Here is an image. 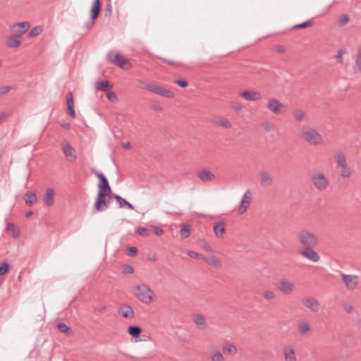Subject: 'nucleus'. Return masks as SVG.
Returning a JSON list of instances; mask_svg holds the SVG:
<instances>
[{"label":"nucleus","instance_id":"obj_62","mask_svg":"<svg viewBox=\"0 0 361 361\" xmlns=\"http://www.w3.org/2000/svg\"><path fill=\"white\" fill-rule=\"evenodd\" d=\"M204 248L207 250V251H209L211 252L212 250L211 246L208 244H206L204 246Z\"/></svg>","mask_w":361,"mask_h":361},{"label":"nucleus","instance_id":"obj_43","mask_svg":"<svg viewBox=\"0 0 361 361\" xmlns=\"http://www.w3.org/2000/svg\"><path fill=\"white\" fill-rule=\"evenodd\" d=\"M137 232L140 235L143 237H148L150 235V231L144 227H138Z\"/></svg>","mask_w":361,"mask_h":361},{"label":"nucleus","instance_id":"obj_11","mask_svg":"<svg viewBox=\"0 0 361 361\" xmlns=\"http://www.w3.org/2000/svg\"><path fill=\"white\" fill-rule=\"evenodd\" d=\"M279 290L286 295H289L295 290V285L286 279H281L278 285Z\"/></svg>","mask_w":361,"mask_h":361},{"label":"nucleus","instance_id":"obj_15","mask_svg":"<svg viewBox=\"0 0 361 361\" xmlns=\"http://www.w3.org/2000/svg\"><path fill=\"white\" fill-rule=\"evenodd\" d=\"M240 96L247 101H257L262 98L259 92L245 90L240 93Z\"/></svg>","mask_w":361,"mask_h":361},{"label":"nucleus","instance_id":"obj_2","mask_svg":"<svg viewBox=\"0 0 361 361\" xmlns=\"http://www.w3.org/2000/svg\"><path fill=\"white\" fill-rule=\"evenodd\" d=\"M298 240L304 248L316 247L319 243L318 237L307 229H302L298 233Z\"/></svg>","mask_w":361,"mask_h":361},{"label":"nucleus","instance_id":"obj_20","mask_svg":"<svg viewBox=\"0 0 361 361\" xmlns=\"http://www.w3.org/2000/svg\"><path fill=\"white\" fill-rule=\"evenodd\" d=\"M192 320L199 329L204 330L207 328V323L203 315L195 314L192 316Z\"/></svg>","mask_w":361,"mask_h":361},{"label":"nucleus","instance_id":"obj_51","mask_svg":"<svg viewBox=\"0 0 361 361\" xmlns=\"http://www.w3.org/2000/svg\"><path fill=\"white\" fill-rule=\"evenodd\" d=\"M175 83L181 87H186L188 85V82L183 80H175Z\"/></svg>","mask_w":361,"mask_h":361},{"label":"nucleus","instance_id":"obj_27","mask_svg":"<svg viewBox=\"0 0 361 361\" xmlns=\"http://www.w3.org/2000/svg\"><path fill=\"white\" fill-rule=\"evenodd\" d=\"M225 231V226L223 222H219L214 226V232L218 238H222Z\"/></svg>","mask_w":361,"mask_h":361},{"label":"nucleus","instance_id":"obj_13","mask_svg":"<svg viewBox=\"0 0 361 361\" xmlns=\"http://www.w3.org/2000/svg\"><path fill=\"white\" fill-rule=\"evenodd\" d=\"M304 306L312 312H318L320 308V304L316 299L312 297H307L302 301Z\"/></svg>","mask_w":361,"mask_h":361},{"label":"nucleus","instance_id":"obj_6","mask_svg":"<svg viewBox=\"0 0 361 361\" xmlns=\"http://www.w3.org/2000/svg\"><path fill=\"white\" fill-rule=\"evenodd\" d=\"M140 83L143 85V88L152 92L158 95L166 97V98H173L174 93L166 88H164L159 85L154 84H146L143 81H140Z\"/></svg>","mask_w":361,"mask_h":361},{"label":"nucleus","instance_id":"obj_54","mask_svg":"<svg viewBox=\"0 0 361 361\" xmlns=\"http://www.w3.org/2000/svg\"><path fill=\"white\" fill-rule=\"evenodd\" d=\"M133 271V268L130 265H126L123 268V272L126 274H132Z\"/></svg>","mask_w":361,"mask_h":361},{"label":"nucleus","instance_id":"obj_26","mask_svg":"<svg viewBox=\"0 0 361 361\" xmlns=\"http://www.w3.org/2000/svg\"><path fill=\"white\" fill-rule=\"evenodd\" d=\"M44 202L48 207L54 204V190L51 188H48L44 197Z\"/></svg>","mask_w":361,"mask_h":361},{"label":"nucleus","instance_id":"obj_37","mask_svg":"<svg viewBox=\"0 0 361 361\" xmlns=\"http://www.w3.org/2000/svg\"><path fill=\"white\" fill-rule=\"evenodd\" d=\"M180 235L183 238H187L190 233V227L188 224L183 225L180 231Z\"/></svg>","mask_w":361,"mask_h":361},{"label":"nucleus","instance_id":"obj_52","mask_svg":"<svg viewBox=\"0 0 361 361\" xmlns=\"http://www.w3.org/2000/svg\"><path fill=\"white\" fill-rule=\"evenodd\" d=\"M336 59L338 63H343V50L342 49L338 51L337 55L336 56Z\"/></svg>","mask_w":361,"mask_h":361},{"label":"nucleus","instance_id":"obj_22","mask_svg":"<svg viewBox=\"0 0 361 361\" xmlns=\"http://www.w3.org/2000/svg\"><path fill=\"white\" fill-rule=\"evenodd\" d=\"M285 361H297L295 350L292 347H286L283 349Z\"/></svg>","mask_w":361,"mask_h":361},{"label":"nucleus","instance_id":"obj_24","mask_svg":"<svg viewBox=\"0 0 361 361\" xmlns=\"http://www.w3.org/2000/svg\"><path fill=\"white\" fill-rule=\"evenodd\" d=\"M108 56H109L110 61L113 63L117 65L120 68H124L125 65L128 63V61L124 57H123L120 54H116L114 56V59L111 58L110 54H109Z\"/></svg>","mask_w":361,"mask_h":361},{"label":"nucleus","instance_id":"obj_46","mask_svg":"<svg viewBox=\"0 0 361 361\" xmlns=\"http://www.w3.org/2000/svg\"><path fill=\"white\" fill-rule=\"evenodd\" d=\"M58 329L61 333H67L69 331V327L64 323H59L57 324Z\"/></svg>","mask_w":361,"mask_h":361},{"label":"nucleus","instance_id":"obj_56","mask_svg":"<svg viewBox=\"0 0 361 361\" xmlns=\"http://www.w3.org/2000/svg\"><path fill=\"white\" fill-rule=\"evenodd\" d=\"M154 233L157 235H161L162 233H163V229L159 228V227H157V226H154Z\"/></svg>","mask_w":361,"mask_h":361},{"label":"nucleus","instance_id":"obj_47","mask_svg":"<svg viewBox=\"0 0 361 361\" xmlns=\"http://www.w3.org/2000/svg\"><path fill=\"white\" fill-rule=\"evenodd\" d=\"M338 21H339L341 25H344L347 24L350 21V17L347 14H343L340 17Z\"/></svg>","mask_w":361,"mask_h":361},{"label":"nucleus","instance_id":"obj_10","mask_svg":"<svg viewBox=\"0 0 361 361\" xmlns=\"http://www.w3.org/2000/svg\"><path fill=\"white\" fill-rule=\"evenodd\" d=\"M251 200L252 193L250 190H247L245 192L241 198L240 205L238 208V213L240 214H243L247 211L250 205Z\"/></svg>","mask_w":361,"mask_h":361},{"label":"nucleus","instance_id":"obj_16","mask_svg":"<svg viewBox=\"0 0 361 361\" xmlns=\"http://www.w3.org/2000/svg\"><path fill=\"white\" fill-rule=\"evenodd\" d=\"M63 152L65 157L68 159L69 161L73 162L76 159V156L74 152L75 150L69 143H66L62 147Z\"/></svg>","mask_w":361,"mask_h":361},{"label":"nucleus","instance_id":"obj_28","mask_svg":"<svg viewBox=\"0 0 361 361\" xmlns=\"http://www.w3.org/2000/svg\"><path fill=\"white\" fill-rule=\"evenodd\" d=\"M6 231L11 233L13 238H16L20 235V230L13 223H8L6 228Z\"/></svg>","mask_w":361,"mask_h":361},{"label":"nucleus","instance_id":"obj_1","mask_svg":"<svg viewBox=\"0 0 361 361\" xmlns=\"http://www.w3.org/2000/svg\"><path fill=\"white\" fill-rule=\"evenodd\" d=\"M94 174L99 180V183L98 184L99 190L94 204V208L98 212H102L109 207L111 189L108 180L103 173L96 171Z\"/></svg>","mask_w":361,"mask_h":361},{"label":"nucleus","instance_id":"obj_38","mask_svg":"<svg viewBox=\"0 0 361 361\" xmlns=\"http://www.w3.org/2000/svg\"><path fill=\"white\" fill-rule=\"evenodd\" d=\"M293 116L297 121H302L305 119V113L301 109H296L293 112Z\"/></svg>","mask_w":361,"mask_h":361},{"label":"nucleus","instance_id":"obj_50","mask_svg":"<svg viewBox=\"0 0 361 361\" xmlns=\"http://www.w3.org/2000/svg\"><path fill=\"white\" fill-rule=\"evenodd\" d=\"M11 89H12L11 86H1V87H0V96L6 94Z\"/></svg>","mask_w":361,"mask_h":361},{"label":"nucleus","instance_id":"obj_17","mask_svg":"<svg viewBox=\"0 0 361 361\" xmlns=\"http://www.w3.org/2000/svg\"><path fill=\"white\" fill-rule=\"evenodd\" d=\"M101 11V3L99 0H94L92 8H91V24H94V21L98 18Z\"/></svg>","mask_w":361,"mask_h":361},{"label":"nucleus","instance_id":"obj_3","mask_svg":"<svg viewBox=\"0 0 361 361\" xmlns=\"http://www.w3.org/2000/svg\"><path fill=\"white\" fill-rule=\"evenodd\" d=\"M302 138L310 145H319L324 142L322 135L314 128L308 127L301 133Z\"/></svg>","mask_w":361,"mask_h":361},{"label":"nucleus","instance_id":"obj_39","mask_svg":"<svg viewBox=\"0 0 361 361\" xmlns=\"http://www.w3.org/2000/svg\"><path fill=\"white\" fill-rule=\"evenodd\" d=\"M10 265L6 262L0 263V276H4L9 271Z\"/></svg>","mask_w":361,"mask_h":361},{"label":"nucleus","instance_id":"obj_30","mask_svg":"<svg viewBox=\"0 0 361 361\" xmlns=\"http://www.w3.org/2000/svg\"><path fill=\"white\" fill-rule=\"evenodd\" d=\"M128 332L133 338H137L142 332V329L138 326H130Z\"/></svg>","mask_w":361,"mask_h":361},{"label":"nucleus","instance_id":"obj_49","mask_svg":"<svg viewBox=\"0 0 361 361\" xmlns=\"http://www.w3.org/2000/svg\"><path fill=\"white\" fill-rule=\"evenodd\" d=\"M137 254V249L135 247H129L128 248L127 255L130 257H134Z\"/></svg>","mask_w":361,"mask_h":361},{"label":"nucleus","instance_id":"obj_34","mask_svg":"<svg viewBox=\"0 0 361 361\" xmlns=\"http://www.w3.org/2000/svg\"><path fill=\"white\" fill-rule=\"evenodd\" d=\"M202 258L209 264H212V265H214L215 267H220L221 266V262L216 257H202Z\"/></svg>","mask_w":361,"mask_h":361},{"label":"nucleus","instance_id":"obj_25","mask_svg":"<svg viewBox=\"0 0 361 361\" xmlns=\"http://www.w3.org/2000/svg\"><path fill=\"white\" fill-rule=\"evenodd\" d=\"M335 160L340 168H345L348 166L345 154L343 152H340L336 155Z\"/></svg>","mask_w":361,"mask_h":361},{"label":"nucleus","instance_id":"obj_14","mask_svg":"<svg viewBox=\"0 0 361 361\" xmlns=\"http://www.w3.org/2000/svg\"><path fill=\"white\" fill-rule=\"evenodd\" d=\"M274 183L273 176L267 171L260 172V184L262 187H269Z\"/></svg>","mask_w":361,"mask_h":361},{"label":"nucleus","instance_id":"obj_12","mask_svg":"<svg viewBox=\"0 0 361 361\" xmlns=\"http://www.w3.org/2000/svg\"><path fill=\"white\" fill-rule=\"evenodd\" d=\"M30 24L29 22H20L13 24L11 27V30L16 35L20 37V36L27 32L30 28Z\"/></svg>","mask_w":361,"mask_h":361},{"label":"nucleus","instance_id":"obj_57","mask_svg":"<svg viewBox=\"0 0 361 361\" xmlns=\"http://www.w3.org/2000/svg\"><path fill=\"white\" fill-rule=\"evenodd\" d=\"M276 51L279 53H283L286 51V48L283 45H277L276 47Z\"/></svg>","mask_w":361,"mask_h":361},{"label":"nucleus","instance_id":"obj_5","mask_svg":"<svg viewBox=\"0 0 361 361\" xmlns=\"http://www.w3.org/2000/svg\"><path fill=\"white\" fill-rule=\"evenodd\" d=\"M311 181L314 188L319 191L326 190L329 184V181L324 173L317 172L311 176Z\"/></svg>","mask_w":361,"mask_h":361},{"label":"nucleus","instance_id":"obj_53","mask_svg":"<svg viewBox=\"0 0 361 361\" xmlns=\"http://www.w3.org/2000/svg\"><path fill=\"white\" fill-rule=\"evenodd\" d=\"M106 97L111 101L117 99L116 94L114 92H109L106 94Z\"/></svg>","mask_w":361,"mask_h":361},{"label":"nucleus","instance_id":"obj_58","mask_svg":"<svg viewBox=\"0 0 361 361\" xmlns=\"http://www.w3.org/2000/svg\"><path fill=\"white\" fill-rule=\"evenodd\" d=\"M242 105L240 103H235L232 106V108L236 111H240L242 109Z\"/></svg>","mask_w":361,"mask_h":361},{"label":"nucleus","instance_id":"obj_44","mask_svg":"<svg viewBox=\"0 0 361 361\" xmlns=\"http://www.w3.org/2000/svg\"><path fill=\"white\" fill-rule=\"evenodd\" d=\"M216 124L226 128H231V123L226 119H220L216 121Z\"/></svg>","mask_w":361,"mask_h":361},{"label":"nucleus","instance_id":"obj_61","mask_svg":"<svg viewBox=\"0 0 361 361\" xmlns=\"http://www.w3.org/2000/svg\"><path fill=\"white\" fill-rule=\"evenodd\" d=\"M123 145V147L124 148H126V149H129V148H130V147H131V144H130V142H124V143H123V145Z\"/></svg>","mask_w":361,"mask_h":361},{"label":"nucleus","instance_id":"obj_29","mask_svg":"<svg viewBox=\"0 0 361 361\" xmlns=\"http://www.w3.org/2000/svg\"><path fill=\"white\" fill-rule=\"evenodd\" d=\"M20 44V37L17 35L11 36L8 38L7 42V46L9 48H16Z\"/></svg>","mask_w":361,"mask_h":361},{"label":"nucleus","instance_id":"obj_64","mask_svg":"<svg viewBox=\"0 0 361 361\" xmlns=\"http://www.w3.org/2000/svg\"><path fill=\"white\" fill-rule=\"evenodd\" d=\"M32 215V211L27 212L26 214H25V216L27 218L30 217Z\"/></svg>","mask_w":361,"mask_h":361},{"label":"nucleus","instance_id":"obj_59","mask_svg":"<svg viewBox=\"0 0 361 361\" xmlns=\"http://www.w3.org/2000/svg\"><path fill=\"white\" fill-rule=\"evenodd\" d=\"M8 115L6 113H0V125L7 118Z\"/></svg>","mask_w":361,"mask_h":361},{"label":"nucleus","instance_id":"obj_7","mask_svg":"<svg viewBox=\"0 0 361 361\" xmlns=\"http://www.w3.org/2000/svg\"><path fill=\"white\" fill-rule=\"evenodd\" d=\"M267 109L274 114L280 115L287 111V107L277 99H271L268 101Z\"/></svg>","mask_w":361,"mask_h":361},{"label":"nucleus","instance_id":"obj_60","mask_svg":"<svg viewBox=\"0 0 361 361\" xmlns=\"http://www.w3.org/2000/svg\"><path fill=\"white\" fill-rule=\"evenodd\" d=\"M111 11H112V6H111V4H108L106 5V14H109L110 15L111 13Z\"/></svg>","mask_w":361,"mask_h":361},{"label":"nucleus","instance_id":"obj_42","mask_svg":"<svg viewBox=\"0 0 361 361\" xmlns=\"http://www.w3.org/2000/svg\"><path fill=\"white\" fill-rule=\"evenodd\" d=\"M341 176L344 178H349L351 176L352 171L350 167L348 166H345V168H341Z\"/></svg>","mask_w":361,"mask_h":361},{"label":"nucleus","instance_id":"obj_33","mask_svg":"<svg viewBox=\"0 0 361 361\" xmlns=\"http://www.w3.org/2000/svg\"><path fill=\"white\" fill-rule=\"evenodd\" d=\"M114 197L116 200V201L118 202V203L119 204L120 207L126 206L130 209H134L133 205L132 204H130L129 202L126 201L122 197H121L118 195H116Z\"/></svg>","mask_w":361,"mask_h":361},{"label":"nucleus","instance_id":"obj_40","mask_svg":"<svg viewBox=\"0 0 361 361\" xmlns=\"http://www.w3.org/2000/svg\"><path fill=\"white\" fill-rule=\"evenodd\" d=\"M312 24H313V21L310 20L303 22L302 23L295 25L293 27V29L296 30V29L306 28V27L311 26Z\"/></svg>","mask_w":361,"mask_h":361},{"label":"nucleus","instance_id":"obj_19","mask_svg":"<svg viewBox=\"0 0 361 361\" xmlns=\"http://www.w3.org/2000/svg\"><path fill=\"white\" fill-rule=\"evenodd\" d=\"M118 312L126 319H132L135 315L132 307L127 304L123 305L120 307Z\"/></svg>","mask_w":361,"mask_h":361},{"label":"nucleus","instance_id":"obj_48","mask_svg":"<svg viewBox=\"0 0 361 361\" xmlns=\"http://www.w3.org/2000/svg\"><path fill=\"white\" fill-rule=\"evenodd\" d=\"M356 65L359 71H361V47L359 48L357 53Z\"/></svg>","mask_w":361,"mask_h":361},{"label":"nucleus","instance_id":"obj_32","mask_svg":"<svg viewBox=\"0 0 361 361\" xmlns=\"http://www.w3.org/2000/svg\"><path fill=\"white\" fill-rule=\"evenodd\" d=\"M25 197V202L28 206H31L37 200V195L35 192H27Z\"/></svg>","mask_w":361,"mask_h":361},{"label":"nucleus","instance_id":"obj_21","mask_svg":"<svg viewBox=\"0 0 361 361\" xmlns=\"http://www.w3.org/2000/svg\"><path fill=\"white\" fill-rule=\"evenodd\" d=\"M298 331L301 336H307L312 331V328L307 321H302L298 326Z\"/></svg>","mask_w":361,"mask_h":361},{"label":"nucleus","instance_id":"obj_18","mask_svg":"<svg viewBox=\"0 0 361 361\" xmlns=\"http://www.w3.org/2000/svg\"><path fill=\"white\" fill-rule=\"evenodd\" d=\"M66 104L68 109V114L72 118L75 117V112L74 109V101H73V95L72 92L69 91L66 95Z\"/></svg>","mask_w":361,"mask_h":361},{"label":"nucleus","instance_id":"obj_8","mask_svg":"<svg viewBox=\"0 0 361 361\" xmlns=\"http://www.w3.org/2000/svg\"><path fill=\"white\" fill-rule=\"evenodd\" d=\"M341 276L348 290H353L357 288L359 285L358 276L341 274Z\"/></svg>","mask_w":361,"mask_h":361},{"label":"nucleus","instance_id":"obj_23","mask_svg":"<svg viewBox=\"0 0 361 361\" xmlns=\"http://www.w3.org/2000/svg\"><path fill=\"white\" fill-rule=\"evenodd\" d=\"M197 176L203 182L212 181L215 179V176L207 170H202L197 173Z\"/></svg>","mask_w":361,"mask_h":361},{"label":"nucleus","instance_id":"obj_63","mask_svg":"<svg viewBox=\"0 0 361 361\" xmlns=\"http://www.w3.org/2000/svg\"><path fill=\"white\" fill-rule=\"evenodd\" d=\"M61 126L66 129L70 128V124L68 123H66L64 124H61Z\"/></svg>","mask_w":361,"mask_h":361},{"label":"nucleus","instance_id":"obj_45","mask_svg":"<svg viewBox=\"0 0 361 361\" xmlns=\"http://www.w3.org/2000/svg\"><path fill=\"white\" fill-rule=\"evenodd\" d=\"M264 296L267 300H271L276 298V293L272 290H267L264 291Z\"/></svg>","mask_w":361,"mask_h":361},{"label":"nucleus","instance_id":"obj_9","mask_svg":"<svg viewBox=\"0 0 361 361\" xmlns=\"http://www.w3.org/2000/svg\"><path fill=\"white\" fill-rule=\"evenodd\" d=\"M315 247L303 248L299 250V254L307 259L318 262L320 260L319 255L314 250Z\"/></svg>","mask_w":361,"mask_h":361},{"label":"nucleus","instance_id":"obj_55","mask_svg":"<svg viewBox=\"0 0 361 361\" xmlns=\"http://www.w3.org/2000/svg\"><path fill=\"white\" fill-rule=\"evenodd\" d=\"M188 255L189 257H190L191 258H193V259L197 258L200 256V254H198L197 252L192 251V250L188 251Z\"/></svg>","mask_w":361,"mask_h":361},{"label":"nucleus","instance_id":"obj_35","mask_svg":"<svg viewBox=\"0 0 361 361\" xmlns=\"http://www.w3.org/2000/svg\"><path fill=\"white\" fill-rule=\"evenodd\" d=\"M109 87V82L107 80H101L97 83V90L101 91H107Z\"/></svg>","mask_w":361,"mask_h":361},{"label":"nucleus","instance_id":"obj_41","mask_svg":"<svg viewBox=\"0 0 361 361\" xmlns=\"http://www.w3.org/2000/svg\"><path fill=\"white\" fill-rule=\"evenodd\" d=\"M42 32V28L40 26H36L31 29L28 35L30 37H33L39 35Z\"/></svg>","mask_w":361,"mask_h":361},{"label":"nucleus","instance_id":"obj_36","mask_svg":"<svg viewBox=\"0 0 361 361\" xmlns=\"http://www.w3.org/2000/svg\"><path fill=\"white\" fill-rule=\"evenodd\" d=\"M223 350L234 355L237 353V348L233 344L228 343L223 345Z\"/></svg>","mask_w":361,"mask_h":361},{"label":"nucleus","instance_id":"obj_31","mask_svg":"<svg viewBox=\"0 0 361 361\" xmlns=\"http://www.w3.org/2000/svg\"><path fill=\"white\" fill-rule=\"evenodd\" d=\"M212 361H225V358L220 350H214L209 353Z\"/></svg>","mask_w":361,"mask_h":361},{"label":"nucleus","instance_id":"obj_4","mask_svg":"<svg viewBox=\"0 0 361 361\" xmlns=\"http://www.w3.org/2000/svg\"><path fill=\"white\" fill-rule=\"evenodd\" d=\"M135 295L143 303L149 304L152 301L154 293L148 286L140 284L135 287Z\"/></svg>","mask_w":361,"mask_h":361}]
</instances>
